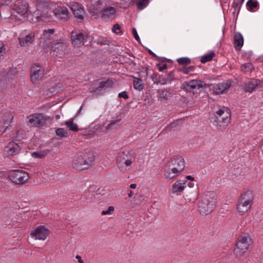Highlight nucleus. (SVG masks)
Segmentation results:
<instances>
[{
	"label": "nucleus",
	"mask_w": 263,
	"mask_h": 263,
	"mask_svg": "<svg viewBox=\"0 0 263 263\" xmlns=\"http://www.w3.org/2000/svg\"><path fill=\"white\" fill-rule=\"evenodd\" d=\"M53 5L50 2L37 0L36 10H30L33 17L38 22H47L53 19Z\"/></svg>",
	"instance_id": "obj_1"
},
{
	"label": "nucleus",
	"mask_w": 263,
	"mask_h": 263,
	"mask_svg": "<svg viewBox=\"0 0 263 263\" xmlns=\"http://www.w3.org/2000/svg\"><path fill=\"white\" fill-rule=\"evenodd\" d=\"M96 159L93 152L86 151L74 155L71 161L72 167L79 171L86 170L89 168Z\"/></svg>",
	"instance_id": "obj_2"
},
{
	"label": "nucleus",
	"mask_w": 263,
	"mask_h": 263,
	"mask_svg": "<svg viewBox=\"0 0 263 263\" xmlns=\"http://www.w3.org/2000/svg\"><path fill=\"white\" fill-rule=\"evenodd\" d=\"M12 12L9 17L12 23L23 21L28 11V4L24 0H16L11 5Z\"/></svg>",
	"instance_id": "obj_3"
},
{
	"label": "nucleus",
	"mask_w": 263,
	"mask_h": 263,
	"mask_svg": "<svg viewBox=\"0 0 263 263\" xmlns=\"http://www.w3.org/2000/svg\"><path fill=\"white\" fill-rule=\"evenodd\" d=\"M215 194L213 192H205L200 196L198 208L201 215H208L213 211L215 204Z\"/></svg>",
	"instance_id": "obj_4"
},
{
	"label": "nucleus",
	"mask_w": 263,
	"mask_h": 263,
	"mask_svg": "<svg viewBox=\"0 0 263 263\" xmlns=\"http://www.w3.org/2000/svg\"><path fill=\"white\" fill-rule=\"evenodd\" d=\"M252 243L251 236L248 234H242L238 238L234 253L236 257L244 259L248 256V250Z\"/></svg>",
	"instance_id": "obj_5"
},
{
	"label": "nucleus",
	"mask_w": 263,
	"mask_h": 263,
	"mask_svg": "<svg viewBox=\"0 0 263 263\" xmlns=\"http://www.w3.org/2000/svg\"><path fill=\"white\" fill-rule=\"evenodd\" d=\"M216 126L220 129H224L230 123L231 111L226 107L222 106L215 114Z\"/></svg>",
	"instance_id": "obj_6"
},
{
	"label": "nucleus",
	"mask_w": 263,
	"mask_h": 263,
	"mask_svg": "<svg viewBox=\"0 0 263 263\" xmlns=\"http://www.w3.org/2000/svg\"><path fill=\"white\" fill-rule=\"evenodd\" d=\"M135 156L133 153L129 151H124L120 153L117 158V164L118 168L122 172H126L135 161Z\"/></svg>",
	"instance_id": "obj_7"
},
{
	"label": "nucleus",
	"mask_w": 263,
	"mask_h": 263,
	"mask_svg": "<svg viewBox=\"0 0 263 263\" xmlns=\"http://www.w3.org/2000/svg\"><path fill=\"white\" fill-rule=\"evenodd\" d=\"M9 179L14 183L19 185L25 184L29 180V174L22 170H15L8 173Z\"/></svg>",
	"instance_id": "obj_8"
},
{
	"label": "nucleus",
	"mask_w": 263,
	"mask_h": 263,
	"mask_svg": "<svg viewBox=\"0 0 263 263\" xmlns=\"http://www.w3.org/2000/svg\"><path fill=\"white\" fill-rule=\"evenodd\" d=\"M91 37L86 32L79 30H74L71 33V41L72 44L77 47L85 45L87 42H90Z\"/></svg>",
	"instance_id": "obj_9"
},
{
	"label": "nucleus",
	"mask_w": 263,
	"mask_h": 263,
	"mask_svg": "<svg viewBox=\"0 0 263 263\" xmlns=\"http://www.w3.org/2000/svg\"><path fill=\"white\" fill-rule=\"evenodd\" d=\"M44 76V69L39 64L32 65L30 70V79L32 83H37L41 81Z\"/></svg>",
	"instance_id": "obj_10"
},
{
	"label": "nucleus",
	"mask_w": 263,
	"mask_h": 263,
	"mask_svg": "<svg viewBox=\"0 0 263 263\" xmlns=\"http://www.w3.org/2000/svg\"><path fill=\"white\" fill-rule=\"evenodd\" d=\"M28 124L31 126L40 127L45 124L47 118L41 114H34L28 117Z\"/></svg>",
	"instance_id": "obj_11"
},
{
	"label": "nucleus",
	"mask_w": 263,
	"mask_h": 263,
	"mask_svg": "<svg viewBox=\"0 0 263 263\" xmlns=\"http://www.w3.org/2000/svg\"><path fill=\"white\" fill-rule=\"evenodd\" d=\"M51 53L53 56L62 58L65 54L66 45L61 41H57L52 44Z\"/></svg>",
	"instance_id": "obj_12"
},
{
	"label": "nucleus",
	"mask_w": 263,
	"mask_h": 263,
	"mask_svg": "<svg viewBox=\"0 0 263 263\" xmlns=\"http://www.w3.org/2000/svg\"><path fill=\"white\" fill-rule=\"evenodd\" d=\"M54 30L50 29L45 30L41 37V42H43V44L49 46L58 41L57 35L54 34Z\"/></svg>",
	"instance_id": "obj_13"
},
{
	"label": "nucleus",
	"mask_w": 263,
	"mask_h": 263,
	"mask_svg": "<svg viewBox=\"0 0 263 263\" xmlns=\"http://www.w3.org/2000/svg\"><path fill=\"white\" fill-rule=\"evenodd\" d=\"M183 88L188 92H191L194 89H199L201 88L205 87L206 84L200 80H193L189 82H185L183 83Z\"/></svg>",
	"instance_id": "obj_14"
},
{
	"label": "nucleus",
	"mask_w": 263,
	"mask_h": 263,
	"mask_svg": "<svg viewBox=\"0 0 263 263\" xmlns=\"http://www.w3.org/2000/svg\"><path fill=\"white\" fill-rule=\"evenodd\" d=\"M49 234V230L44 226H39L32 230L30 233L32 237L36 239L44 240L46 239Z\"/></svg>",
	"instance_id": "obj_15"
},
{
	"label": "nucleus",
	"mask_w": 263,
	"mask_h": 263,
	"mask_svg": "<svg viewBox=\"0 0 263 263\" xmlns=\"http://www.w3.org/2000/svg\"><path fill=\"white\" fill-rule=\"evenodd\" d=\"M187 184V181L181 179L178 180L172 185L171 193L173 194L180 195L183 192Z\"/></svg>",
	"instance_id": "obj_16"
},
{
	"label": "nucleus",
	"mask_w": 263,
	"mask_h": 263,
	"mask_svg": "<svg viewBox=\"0 0 263 263\" xmlns=\"http://www.w3.org/2000/svg\"><path fill=\"white\" fill-rule=\"evenodd\" d=\"M71 9L78 21L82 22L84 20L85 12L81 5L78 3L73 2L71 4Z\"/></svg>",
	"instance_id": "obj_17"
},
{
	"label": "nucleus",
	"mask_w": 263,
	"mask_h": 263,
	"mask_svg": "<svg viewBox=\"0 0 263 263\" xmlns=\"http://www.w3.org/2000/svg\"><path fill=\"white\" fill-rule=\"evenodd\" d=\"M231 84L232 82L230 80L218 83L214 86L213 92L216 95L224 93L230 88Z\"/></svg>",
	"instance_id": "obj_18"
},
{
	"label": "nucleus",
	"mask_w": 263,
	"mask_h": 263,
	"mask_svg": "<svg viewBox=\"0 0 263 263\" xmlns=\"http://www.w3.org/2000/svg\"><path fill=\"white\" fill-rule=\"evenodd\" d=\"M171 166L181 173L185 167V161L182 157H174L168 163Z\"/></svg>",
	"instance_id": "obj_19"
},
{
	"label": "nucleus",
	"mask_w": 263,
	"mask_h": 263,
	"mask_svg": "<svg viewBox=\"0 0 263 263\" xmlns=\"http://www.w3.org/2000/svg\"><path fill=\"white\" fill-rule=\"evenodd\" d=\"M53 15L61 20L66 21L68 19V10L65 7L58 6L53 8Z\"/></svg>",
	"instance_id": "obj_20"
},
{
	"label": "nucleus",
	"mask_w": 263,
	"mask_h": 263,
	"mask_svg": "<svg viewBox=\"0 0 263 263\" xmlns=\"http://www.w3.org/2000/svg\"><path fill=\"white\" fill-rule=\"evenodd\" d=\"M238 199L253 205L254 199L253 191L249 189L245 190L240 194Z\"/></svg>",
	"instance_id": "obj_21"
},
{
	"label": "nucleus",
	"mask_w": 263,
	"mask_h": 263,
	"mask_svg": "<svg viewBox=\"0 0 263 263\" xmlns=\"http://www.w3.org/2000/svg\"><path fill=\"white\" fill-rule=\"evenodd\" d=\"M252 206V205L238 199L236 205L237 213L240 216L244 215L251 210Z\"/></svg>",
	"instance_id": "obj_22"
},
{
	"label": "nucleus",
	"mask_w": 263,
	"mask_h": 263,
	"mask_svg": "<svg viewBox=\"0 0 263 263\" xmlns=\"http://www.w3.org/2000/svg\"><path fill=\"white\" fill-rule=\"evenodd\" d=\"M180 173L174 167L167 164L164 169V175L166 179H172L179 175Z\"/></svg>",
	"instance_id": "obj_23"
},
{
	"label": "nucleus",
	"mask_w": 263,
	"mask_h": 263,
	"mask_svg": "<svg viewBox=\"0 0 263 263\" xmlns=\"http://www.w3.org/2000/svg\"><path fill=\"white\" fill-rule=\"evenodd\" d=\"M116 10L113 7H108L102 9L101 17L105 20H112L116 17Z\"/></svg>",
	"instance_id": "obj_24"
},
{
	"label": "nucleus",
	"mask_w": 263,
	"mask_h": 263,
	"mask_svg": "<svg viewBox=\"0 0 263 263\" xmlns=\"http://www.w3.org/2000/svg\"><path fill=\"white\" fill-rule=\"evenodd\" d=\"M20 151V146L15 143H10L5 147L4 152L7 156H12L17 154Z\"/></svg>",
	"instance_id": "obj_25"
},
{
	"label": "nucleus",
	"mask_w": 263,
	"mask_h": 263,
	"mask_svg": "<svg viewBox=\"0 0 263 263\" xmlns=\"http://www.w3.org/2000/svg\"><path fill=\"white\" fill-rule=\"evenodd\" d=\"M35 34L33 32L30 33L25 37H19V43L22 46H27L31 44L34 40Z\"/></svg>",
	"instance_id": "obj_26"
},
{
	"label": "nucleus",
	"mask_w": 263,
	"mask_h": 263,
	"mask_svg": "<svg viewBox=\"0 0 263 263\" xmlns=\"http://www.w3.org/2000/svg\"><path fill=\"white\" fill-rule=\"evenodd\" d=\"M98 86L94 90L95 92H98L101 90L102 89H106L111 88L113 86L114 82L111 79H107L105 81L98 82Z\"/></svg>",
	"instance_id": "obj_27"
},
{
	"label": "nucleus",
	"mask_w": 263,
	"mask_h": 263,
	"mask_svg": "<svg viewBox=\"0 0 263 263\" xmlns=\"http://www.w3.org/2000/svg\"><path fill=\"white\" fill-rule=\"evenodd\" d=\"M235 48L240 49L243 45V37L242 34L239 32H237L235 34L234 38Z\"/></svg>",
	"instance_id": "obj_28"
},
{
	"label": "nucleus",
	"mask_w": 263,
	"mask_h": 263,
	"mask_svg": "<svg viewBox=\"0 0 263 263\" xmlns=\"http://www.w3.org/2000/svg\"><path fill=\"white\" fill-rule=\"evenodd\" d=\"M258 85L257 80H253L246 83L245 90L246 92H252Z\"/></svg>",
	"instance_id": "obj_29"
},
{
	"label": "nucleus",
	"mask_w": 263,
	"mask_h": 263,
	"mask_svg": "<svg viewBox=\"0 0 263 263\" xmlns=\"http://www.w3.org/2000/svg\"><path fill=\"white\" fill-rule=\"evenodd\" d=\"M90 2L94 10L98 11L102 6L106 5L108 0H90Z\"/></svg>",
	"instance_id": "obj_30"
},
{
	"label": "nucleus",
	"mask_w": 263,
	"mask_h": 263,
	"mask_svg": "<svg viewBox=\"0 0 263 263\" xmlns=\"http://www.w3.org/2000/svg\"><path fill=\"white\" fill-rule=\"evenodd\" d=\"M171 74V73H170L165 76H160L158 81L156 83L157 84H160L161 85H166L171 83L172 81V79L170 78Z\"/></svg>",
	"instance_id": "obj_31"
},
{
	"label": "nucleus",
	"mask_w": 263,
	"mask_h": 263,
	"mask_svg": "<svg viewBox=\"0 0 263 263\" xmlns=\"http://www.w3.org/2000/svg\"><path fill=\"white\" fill-rule=\"evenodd\" d=\"M158 93L159 98L165 101L167 100L172 96V92L166 89L159 90Z\"/></svg>",
	"instance_id": "obj_32"
},
{
	"label": "nucleus",
	"mask_w": 263,
	"mask_h": 263,
	"mask_svg": "<svg viewBox=\"0 0 263 263\" xmlns=\"http://www.w3.org/2000/svg\"><path fill=\"white\" fill-rule=\"evenodd\" d=\"M65 125L70 130L77 132L79 130V128L77 124L73 123L72 120H68L65 122Z\"/></svg>",
	"instance_id": "obj_33"
},
{
	"label": "nucleus",
	"mask_w": 263,
	"mask_h": 263,
	"mask_svg": "<svg viewBox=\"0 0 263 263\" xmlns=\"http://www.w3.org/2000/svg\"><path fill=\"white\" fill-rule=\"evenodd\" d=\"M134 87L136 89L141 90L143 89V83L142 81L137 78H134Z\"/></svg>",
	"instance_id": "obj_34"
},
{
	"label": "nucleus",
	"mask_w": 263,
	"mask_h": 263,
	"mask_svg": "<svg viewBox=\"0 0 263 263\" xmlns=\"http://www.w3.org/2000/svg\"><path fill=\"white\" fill-rule=\"evenodd\" d=\"M253 69L254 67L251 63H246L241 66V71L245 73H250Z\"/></svg>",
	"instance_id": "obj_35"
},
{
	"label": "nucleus",
	"mask_w": 263,
	"mask_h": 263,
	"mask_svg": "<svg viewBox=\"0 0 263 263\" xmlns=\"http://www.w3.org/2000/svg\"><path fill=\"white\" fill-rule=\"evenodd\" d=\"M214 55L215 53L213 52H211L208 54H205L202 57L200 61L202 63H205L207 62L210 61L212 60Z\"/></svg>",
	"instance_id": "obj_36"
},
{
	"label": "nucleus",
	"mask_w": 263,
	"mask_h": 263,
	"mask_svg": "<svg viewBox=\"0 0 263 263\" xmlns=\"http://www.w3.org/2000/svg\"><path fill=\"white\" fill-rule=\"evenodd\" d=\"M56 135L60 138L67 137L68 133L63 128H59L55 130Z\"/></svg>",
	"instance_id": "obj_37"
},
{
	"label": "nucleus",
	"mask_w": 263,
	"mask_h": 263,
	"mask_svg": "<svg viewBox=\"0 0 263 263\" xmlns=\"http://www.w3.org/2000/svg\"><path fill=\"white\" fill-rule=\"evenodd\" d=\"M49 152V151L43 152H35L32 154V156L35 158H42L46 156Z\"/></svg>",
	"instance_id": "obj_38"
},
{
	"label": "nucleus",
	"mask_w": 263,
	"mask_h": 263,
	"mask_svg": "<svg viewBox=\"0 0 263 263\" xmlns=\"http://www.w3.org/2000/svg\"><path fill=\"white\" fill-rule=\"evenodd\" d=\"M148 4V0H137V5L139 9L145 8Z\"/></svg>",
	"instance_id": "obj_39"
},
{
	"label": "nucleus",
	"mask_w": 263,
	"mask_h": 263,
	"mask_svg": "<svg viewBox=\"0 0 263 263\" xmlns=\"http://www.w3.org/2000/svg\"><path fill=\"white\" fill-rule=\"evenodd\" d=\"M179 64L182 65H187L191 63V60L186 57L179 58L177 60Z\"/></svg>",
	"instance_id": "obj_40"
},
{
	"label": "nucleus",
	"mask_w": 263,
	"mask_h": 263,
	"mask_svg": "<svg viewBox=\"0 0 263 263\" xmlns=\"http://www.w3.org/2000/svg\"><path fill=\"white\" fill-rule=\"evenodd\" d=\"M4 118H3L4 123L5 124H8L12 121L13 118V116L11 113L8 112L5 115Z\"/></svg>",
	"instance_id": "obj_41"
},
{
	"label": "nucleus",
	"mask_w": 263,
	"mask_h": 263,
	"mask_svg": "<svg viewBox=\"0 0 263 263\" xmlns=\"http://www.w3.org/2000/svg\"><path fill=\"white\" fill-rule=\"evenodd\" d=\"M195 69V67L193 66H190L188 67H183L179 69V71L184 74H189L190 72L193 71Z\"/></svg>",
	"instance_id": "obj_42"
},
{
	"label": "nucleus",
	"mask_w": 263,
	"mask_h": 263,
	"mask_svg": "<svg viewBox=\"0 0 263 263\" xmlns=\"http://www.w3.org/2000/svg\"><path fill=\"white\" fill-rule=\"evenodd\" d=\"M115 211V208L113 206H109L108 208V209L105 211H102L101 212V214L102 215H110L111 214Z\"/></svg>",
	"instance_id": "obj_43"
},
{
	"label": "nucleus",
	"mask_w": 263,
	"mask_h": 263,
	"mask_svg": "<svg viewBox=\"0 0 263 263\" xmlns=\"http://www.w3.org/2000/svg\"><path fill=\"white\" fill-rule=\"evenodd\" d=\"M247 5L251 9L256 8L258 5L257 1L254 0H249L247 3Z\"/></svg>",
	"instance_id": "obj_44"
},
{
	"label": "nucleus",
	"mask_w": 263,
	"mask_h": 263,
	"mask_svg": "<svg viewBox=\"0 0 263 263\" xmlns=\"http://www.w3.org/2000/svg\"><path fill=\"white\" fill-rule=\"evenodd\" d=\"M112 31L116 34H118L121 32V26L118 24L114 25L112 28Z\"/></svg>",
	"instance_id": "obj_45"
},
{
	"label": "nucleus",
	"mask_w": 263,
	"mask_h": 263,
	"mask_svg": "<svg viewBox=\"0 0 263 263\" xmlns=\"http://www.w3.org/2000/svg\"><path fill=\"white\" fill-rule=\"evenodd\" d=\"M132 33L135 40L139 41L140 40V38L137 33V30L135 28H132Z\"/></svg>",
	"instance_id": "obj_46"
},
{
	"label": "nucleus",
	"mask_w": 263,
	"mask_h": 263,
	"mask_svg": "<svg viewBox=\"0 0 263 263\" xmlns=\"http://www.w3.org/2000/svg\"><path fill=\"white\" fill-rule=\"evenodd\" d=\"M118 97L119 98H123L125 99L128 98L126 91H123L122 92L119 93L118 95Z\"/></svg>",
	"instance_id": "obj_47"
},
{
	"label": "nucleus",
	"mask_w": 263,
	"mask_h": 263,
	"mask_svg": "<svg viewBox=\"0 0 263 263\" xmlns=\"http://www.w3.org/2000/svg\"><path fill=\"white\" fill-rule=\"evenodd\" d=\"M112 128V124L109 123L107 126L105 127L104 131L107 132L109 130Z\"/></svg>",
	"instance_id": "obj_48"
},
{
	"label": "nucleus",
	"mask_w": 263,
	"mask_h": 263,
	"mask_svg": "<svg viewBox=\"0 0 263 263\" xmlns=\"http://www.w3.org/2000/svg\"><path fill=\"white\" fill-rule=\"evenodd\" d=\"M76 258L78 259L79 262H80V263H84V261L81 259V257L80 256L77 255Z\"/></svg>",
	"instance_id": "obj_49"
},
{
	"label": "nucleus",
	"mask_w": 263,
	"mask_h": 263,
	"mask_svg": "<svg viewBox=\"0 0 263 263\" xmlns=\"http://www.w3.org/2000/svg\"><path fill=\"white\" fill-rule=\"evenodd\" d=\"M5 49V46L3 43L0 44V53Z\"/></svg>",
	"instance_id": "obj_50"
},
{
	"label": "nucleus",
	"mask_w": 263,
	"mask_h": 263,
	"mask_svg": "<svg viewBox=\"0 0 263 263\" xmlns=\"http://www.w3.org/2000/svg\"><path fill=\"white\" fill-rule=\"evenodd\" d=\"M167 67L166 64H164L162 66L159 67V70L162 71L163 70L165 69Z\"/></svg>",
	"instance_id": "obj_51"
},
{
	"label": "nucleus",
	"mask_w": 263,
	"mask_h": 263,
	"mask_svg": "<svg viewBox=\"0 0 263 263\" xmlns=\"http://www.w3.org/2000/svg\"><path fill=\"white\" fill-rule=\"evenodd\" d=\"M121 121V119L116 120V121H114L110 123V124H112V127L116 125L117 123Z\"/></svg>",
	"instance_id": "obj_52"
},
{
	"label": "nucleus",
	"mask_w": 263,
	"mask_h": 263,
	"mask_svg": "<svg viewBox=\"0 0 263 263\" xmlns=\"http://www.w3.org/2000/svg\"><path fill=\"white\" fill-rule=\"evenodd\" d=\"M186 178L187 180L193 181L194 180V178L191 176V175H187L186 176Z\"/></svg>",
	"instance_id": "obj_53"
},
{
	"label": "nucleus",
	"mask_w": 263,
	"mask_h": 263,
	"mask_svg": "<svg viewBox=\"0 0 263 263\" xmlns=\"http://www.w3.org/2000/svg\"><path fill=\"white\" fill-rule=\"evenodd\" d=\"M259 263H263V253L259 257Z\"/></svg>",
	"instance_id": "obj_54"
},
{
	"label": "nucleus",
	"mask_w": 263,
	"mask_h": 263,
	"mask_svg": "<svg viewBox=\"0 0 263 263\" xmlns=\"http://www.w3.org/2000/svg\"><path fill=\"white\" fill-rule=\"evenodd\" d=\"M136 186H137V185H136V184H135V183L131 184L130 185V187L133 189H135L136 187Z\"/></svg>",
	"instance_id": "obj_55"
},
{
	"label": "nucleus",
	"mask_w": 263,
	"mask_h": 263,
	"mask_svg": "<svg viewBox=\"0 0 263 263\" xmlns=\"http://www.w3.org/2000/svg\"><path fill=\"white\" fill-rule=\"evenodd\" d=\"M133 192L132 191H130L129 193L128 194V197H131L133 196Z\"/></svg>",
	"instance_id": "obj_56"
},
{
	"label": "nucleus",
	"mask_w": 263,
	"mask_h": 263,
	"mask_svg": "<svg viewBox=\"0 0 263 263\" xmlns=\"http://www.w3.org/2000/svg\"><path fill=\"white\" fill-rule=\"evenodd\" d=\"M149 53L151 54V55H155V53L154 52H153L151 50H149Z\"/></svg>",
	"instance_id": "obj_57"
},
{
	"label": "nucleus",
	"mask_w": 263,
	"mask_h": 263,
	"mask_svg": "<svg viewBox=\"0 0 263 263\" xmlns=\"http://www.w3.org/2000/svg\"><path fill=\"white\" fill-rule=\"evenodd\" d=\"M9 1H10V0H5V1L4 2V4H7Z\"/></svg>",
	"instance_id": "obj_58"
},
{
	"label": "nucleus",
	"mask_w": 263,
	"mask_h": 263,
	"mask_svg": "<svg viewBox=\"0 0 263 263\" xmlns=\"http://www.w3.org/2000/svg\"><path fill=\"white\" fill-rule=\"evenodd\" d=\"M59 118H60V116H57V117H56V118H57V119H59Z\"/></svg>",
	"instance_id": "obj_59"
},
{
	"label": "nucleus",
	"mask_w": 263,
	"mask_h": 263,
	"mask_svg": "<svg viewBox=\"0 0 263 263\" xmlns=\"http://www.w3.org/2000/svg\"><path fill=\"white\" fill-rule=\"evenodd\" d=\"M173 123H171V126H173Z\"/></svg>",
	"instance_id": "obj_60"
}]
</instances>
